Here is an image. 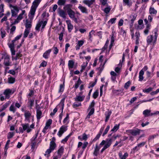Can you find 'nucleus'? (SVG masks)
<instances>
[{"label":"nucleus","mask_w":159,"mask_h":159,"mask_svg":"<svg viewBox=\"0 0 159 159\" xmlns=\"http://www.w3.org/2000/svg\"><path fill=\"white\" fill-rule=\"evenodd\" d=\"M11 102L8 101L3 105L0 109V112L4 110L10 104Z\"/></svg>","instance_id":"obj_23"},{"label":"nucleus","mask_w":159,"mask_h":159,"mask_svg":"<svg viewBox=\"0 0 159 159\" xmlns=\"http://www.w3.org/2000/svg\"><path fill=\"white\" fill-rule=\"evenodd\" d=\"M47 24V20H39L37 23L36 27L35 30L37 31H39L41 27V30L42 31L43 29L44 28Z\"/></svg>","instance_id":"obj_5"},{"label":"nucleus","mask_w":159,"mask_h":159,"mask_svg":"<svg viewBox=\"0 0 159 159\" xmlns=\"http://www.w3.org/2000/svg\"><path fill=\"white\" fill-rule=\"evenodd\" d=\"M131 84V82L130 81H129L127 82L124 85V87L126 89H128V87Z\"/></svg>","instance_id":"obj_55"},{"label":"nucleus","mask_w":159,"mask_h":159,"mask_svg":"<svg viewBox=\"0 0 159 159\" xmlns=\"http://www.w3.org/2000/svg\"><path fill=\"white\" fill-rule=\"evenodd\" d=\"M149 13L151 15H156L157 13V11L153 7H151L149 8Z\"/></svg>","instance_id":"obj_26"},{"label":"nucleus","mask_w":159,"mask_h":159,"mask_svg":"<svg viewBox=\"0 0 159 159\" xmlns=\"http://www.w3.org/2000/svg\"><path fill=\"white\" fill-rule=\"evenodd\" d=\"M69 119V115L68 114H67L66 118L64 119L63 122L64 124L68 123V120Z\"/></svg>","instance_id":"obj_50"},{"label":"nucleus","mask_w":159,"mask_h":159,"mask_svg":"<svg viewBox=\"0 0 159 159\" xmlns=\"http://www.w3.org/2000/svg\"><path fill=\"white\" fill-rule=\"evenodd\" d=\"M81 83L82 81L80 80V79L79 78L78 81L75 83V85H74L73 87L75 88V89H77Z\"/></svg>","instance_id":"obj_29"},{"label":"nucleus","mask_w":159,"mask_h":159,"mask_svg":"<svg viewBox=\"0 0 159 159\" xmlns=\"http://www.w3.org/2000/svg\"><path fill=\"white\" fill-rule=\"evenodd\" d=\"M2 59H4V65L6 66H10V56L7 54H3Z\"/></svg>","instance_id":"obj_7"},{"label":"nucleus","mask_w":159,"mask_h":159,"mask_svg":"<svg viewBox=\"0 0 159 159\" xmlns=\"http://www.w3.org/2000/svg\"><path fill=\"white\" fill-rule=\"evenodd\" d=\"M112 140L111 139H107L106 140H103L100 143V145L102 146L105 144L103 148L101 150V152L102 153L106 149L109 148L112 144Z\"/></svg>","instance_id":"obj_3"},{"label":"nucleus","mask_w":159,"mask_h":159,"mask_svg":"<svg viewBox=\"0 0 159 159\" xmlns=\"http://www.w3.org/2000/svg\"><path fill=\"white\" fill-rule=\"evenodd\" d=\"M119 124L116 125L112 129H111V131L113 132H116L119 129Z\"/></svg>","instance_id":"obj_42"},{"label":"nucleus","mask_w":159,"mask_h":159,"mask_svg":"<svg viewBox=\"0 0 159 159\" xmlns=\"http://www.w3.org/2000/svg\"><path fill=\"white\" fill-rule=\"evenodd\" d=\"M85 98V96L84 95L82 96L78 95L75 98V100L76 101L82 102L83 101Z\"/></svg>","instance_id":"obj_24"},{"label":"nucleus","mask_w":159,"mask_h":159,"mask_svg":"<svg viewBox=\"0 0 159 159\" xmlns=\"http://www.w3.org/2000/svg\"><path fill=\"white\" fill-rule=\"evenodd\" d=\"M151 26V25H146V28L144 31V33L145 35H147L148 34L149 31L150 29Z\"/></svg>","instance_id":"obj_30"},{"label":"nucleus","mask_w":159,"mask_h":159,"mask_svg":"<svg viewBox=\"0 0 159 159\" xmlns=\"http://www.w3.org/2000/svg\"><path fill=\"white\" fill-rule=\"evenodd\" d=\"M30 29L25 28L24 33V38H26L27 37L30 32Z\"/></svg>","instance_id":"obj_36"},{"label":"nucleus","mask_w":159,"mask_h":159,"mask_svg":"<svg viewBox=\"0 0 159 159\" xmlns=\"http://www.w3.org/2000/svg\"><path fill=\"white\" fill-rule=\"evenodd\" d=\"M66 2V0H58L57 3L58 5H64Z\"/></svg>","instance_id":"obj_40"},{"label":"nucleus","mask_w":159,"mask_h":159,"mask_svg":"<svg viewBox=\"0 0 159 159\" xmlns=\"http://www.w3.org/2000/svg\"><path fill=\"white\" fill-rule=\"evenodd\" d=\"M157 31V29L155 28L152 31V32H153L154 34V36H153L152 35H151L147 37V44L149 45L152 43L153 45H154L156 44L158 36Z\"/></svg>","instance_id":"obj_1"},{"label":"nucleus","mask_w":159,"mask_h":159,"mask_svg":"<svg viewBox=\"0 0 159 159\" xmlns=\"http://www.w3.org/2000/svg\"><path fill=\"white\" fill-rule=\"evenodd\" d=\"M144 74V72L143 70H141L139 74V81H142L143 79V75Z\"/></svg>","instance_id":"obj_28"},{"label":"nucleus","mask_w":159,"mask_h":159,"mask_svg":"<svg viewBox=\"0 0 159 159\" xmlns=\"http://www.w3.org/2000/svg\"><path fill=\"white\" fill-rule=\"evenodd\" d=\"M34 91L32 90H30V93L27 95V97L28 98H30L31 96L34 95Z\"/></svg>","instance_id":"obj_61"},{"label":"nucleus","mask_w":159,"mask_h":159,"mask_svg":"<svg viewBox=\"0 0 159 159\" xmlns=\"http://www.w3.org/2000/svg\"><path fill=\"white\" fill-rule=\"evenodd\" d=\"M151 111L150 110L146 109L143 111V114L145 117L152 116V113H151Z\"/></svg>","instance_id":"obj_21"},{"label":"nucleus","mask_w":159,"mask_h":159,"mask_svg":"<svg viewBox=\"0 0 159 159\" xmlns=\"http://www.w3.org/2000/svg\"><path fill=\"white\" fill-rule=\"evenodd\" d=\"M22 126L24 131L26 130L27 133H29L31 131V129L30 128L29 125L28 124H23Z\"/></svg>","instance_id":"obj_22"},{"label":"nucleus","mask_w":159,"mask_h":159,"mask_svg":"<svg viewBox=\"0 0 159 159\" xmlns=\"http://www.w3.org/2000/svg\"><path fill=\"white\" fill-rule=\"evenodd\" d=\"M25 116V121L30 122V118L32 117L31 112L28 110H25L24 114Z\"/></svg>","instance_id":"obj_11"},{"label":"nucleus","mask_w":159,"mask_h":159,"mask_svg":"<svg viewBox=\"0 0 159 159\" xmlns=\"http://www.w3.org/2000/svg\"><path fill=\"white\" fill-rule=\"evenodd\" d=\"M78 8L82 13L86 14L88 13V10L86 7L79 4Z\"/></svg>","instance_id":"obj_16"},{"label":"nucleus","mask_w":159,"mask_h":159,"mask_svg":"<svg viewBox=\"0 0 159 159\" xmlns=\"http://www.w3.org/2000/svg\"><path fill=\"white\" fill-rule=\"evenodd\" d=\"M111 114V111H107V114H106V119L105 120L106 122H107L108 121Z\"/></svg>","instance_id":"obj_33"},{"label":"nucleus","mask_w":159,"mask_h":159,"mask_svg":"<svg viewBox=\"0 0 159 159\" xmlns=\"http://www.w3.org/2000/svg\"><path fill=\"white\" fill-rule=\"evenodd\" d=\"M159 92V88L157 89L156 91H153L150 93V94L151 95H154L157 94Z\"/></svg>","instance_id":"obj_64"},{"label":"nucleus","mask_w":159,"mask_h":159,"mask_svg":"<svg viewBox=\"0 0 159 159\" xmlns=\"http://www.w3.org/2000/svg\"><path fill=\"white\" fill-rule=\"evenodd\" d=\"M38 134H36L31 139V148L32 149H34L36 143V139L38 136Z\"/></svg>","instance_id":"obj_12"},{"label":"nucleus","mask_w":159,"mask_h":159,"mask_svg":"<svg viewBox=\"0 0 159 159\" xmlns=\"http://www.w3.org/2000/svg\"><path fill=\"white\" fill-rule=\"evenodd\" d=\"M59 14L61 17L64 18H66V14L64 11L62 10H60L59 12Z\"/></svg>","instance_id":"obj_32"},{"label":"nucleus","mask_w":159,"mask_h":159,"mask_svg":"<svg viewBox=\"0 0 159 159\" xmlns=\"http://www.w3.org/2000/svg\"><path fill=\"white\" fill-rule=\"evenodd\" d=\"M29 18L30 19V20H29L28 19H26V20L25 27L26 28L30 29V28H31L32 26V20L33 19H31L30 18L29 16Z\"/></svg>","instance_id":"obj_15"},{"label":"nucleus","mask_w":159,"mask_h":159,"mask_svg":"<svg viewBox=\"0 0 159 159\" xmlns=\"http://www.w3.org/2000/svg\"><path fill=\"white\" fill-rule=\"evenodd\" d=\"M74 65V62L72 60H69L68 61V66L69 68H72Z\"/></svg>","instance_id":"obj_35"},{"label":"nucleus","mask_w":159,"mask_h":159,"mask_svg":"<svg viewBox=\"0 0 159 159\" xmlns=\"http://www.w3.org/2000/svg\"><path fill=\"white\" fill-rule=\"evenodd\" d=\"M118 67H116L115 70V71L117 73L120 74V68L122 66V63L121 61H120L119 63L118 64Z\"/></svg>","instance_id":"obj_27"},{"label":"nucleus","mask_w":159,"mask_h":159,"mask_svg":"<svg viewBox=\"0 0 159 159\" xmlns=\"http://www.w3.org/2000/svg\"><path fill=\"white\" fill-rule=\"evenodd\" d=\"M88 64V62L86 61L85 63H84L83 65L81 66V69L80 70L81 72H83L84 70L85 69Z\"/></svg>","instance_id":"obj_44"},{"label":"nucleus","mask_w":159,"mask_h":159,"mask_svg":"<svg viewBox=\"0 0 159 159\" xmlns=\"http://www.w3.org/2000/svg\"><path fill=\"white\" fill-rule=\"evenodd\" d=\"M111 9V8L110 6H108L105 8L103 10L104 11L106 14L108 13L110 11Z\"/></svg>","instance_id":"obj_49"},{"label":"nucleus","mask_w":159,"mask_h":159,"mask_svg":"<svg viewBox=\"0 0 159 159\" xmlns=\"http://www.w3.org/2000/svg\"><path fill=\"white\" fill-rule=\"evenodd\" d=\"M51 52V49H49L48 50L46 51L43 55V57L46 58L47 59L48 58L49 56L50 53Z\"/></svg>","instance_id":"obj_25"},{"label":"nucleus","mask_w":159,"mask_h":159,"mask_svg":"<svg viewBox=\"0 0 159 159\" xmlns=\"http://www.w3.org/2000/svg\"><path fill=\"white\" fill-rule=\"evenodd\" d=\"M95 0H84L83 1V3L85 5H87L89 7L93 4L95 2Z\"/></svg>","instance_id":"obj_20"},{"label":"nucleus","mask_w":159,"mask_h":159,"mask_svg":"<svg viewBox=\"0 0 159 159\" xmlns=\"http://www.w3.org/2000/svg\"><path fill=\"white\" fill-rule=\"evenodd\" d=\"M67 130V127L64 125L62 126L57 133V135L61 137L62 134Z\"/></svg>","instance_id":"obj_13"},{"label":"nucleus","mask_w":159,"mask_h":159,"mask_svg":"<svg viewBox=\"0 0 159 159\" xmlns=\"http://www.w3.org/2000/svg\"><path fill=\"white\" fill-rule=\"evenodd\" d=\"M110 128V126L109 125H108L107 126L104 132L102 134V136H104L105 134H106L107 133L109 129Z\"/></svg>","instance_id":"obj_58"},{"label":"nucleus","mask_w":159,"mask_h":159,"mask_svg":"<svg viewBox=\"0 0 159 159\" xmlns=\"http://www.w3.org/2000/svg\"><path fill=\"white\" fill-rule=\"evenodd\" d=\"M95 105V102L94 100L89 105L88 109H89L91 108H94V107Z\"/></svg>","instance_id":"obj_60"},{"label":"nucleus","mask_w":159,"mask_h":159,"mask_svg":"<svg viewBox=\"0 0 159 159\" xmlns=\"http://www.w3.org/2000/svg\"><path fill=\"white\" fill-rule=\"evenodd\" d=\"M153 89V88L151 87H149V88L146 89H143V91L144 93H148L150 92Z\"/></svg>","instance_id":"obj_45"},{"label":"nucleus","mask_w":159,"mask_h":159,"mask_svg":"<svg viewBox=\"0 0 159 159\" xmlns=\"http://www.w3.org/2000/svg\"><path fill=\"white\" fill-rule=\"evenodd\" d=\"M94 33L95 31H94L93 30H92L89 33V39L91 41H92V35L94 34Z\"/></svg>","instance_id":"obj_41"},{"label":"nucleus","mask_w":159,"mask_h":159,"mask_svg":"<svg viewBox=\"0 0 159 159\" xmlns=\"http://www.w3.org/2000/svg\"><path fill=\"white\" fill-rule=\"evenodd\" d=\"M1 33L2 38L4 37L6 35V32L3 29L1 28Z\"/></svg>","instance_id":"obj_53"},{"label":"nucleus","mask_w":159,"mask_h":159,"mask_svg":"<svg viewBox=\"0 0 159 159\" xmlns=\"http://www.w3.org/2000/svg\"><path fill=\"white\" fill-rule=\"evenodd\" d=\"M135 44L138 45L140 41V33L139 31L138 30L136 31L135 33Z\"/></svg>","instance_id":"obj_18"},{"label":"nucleus","mask_w":159,"mask_h":159,"mask_svg":"<svg viewBox=\"0 0 159 159\" xmlns=\"http://www.w3.org/2000/svg\"><path fill=\"white\" fill-rule=\"evenodd\" d=\"M146 74L147 78H151L152 77L153 75V74H151L150 72L148 71H147L146 72Z\"/></svg>","instance_id":"obj_47"},{"label":"nucleus","mask_w":159,"mask_h":159,"mask_svg":"<svg viewBox=\"0 0 159 159\" xmlns=\"http://www.w3.org/2000/svg\"><path fill=\"white\" fill-rule=\"evenodd\" d=\"M84 43V41L83 40H78L76 43V45L75 47V49L78 50L80 49V47L82 46Z\"/></svg>","instance_id":"obj_19"},{"label":"nucleus","mask_w":159,"mask_h":159,"mask_svg":"<svg viewBox=\"0 0 159 159\" xmlns=\"http://www.w3.org/2000/svg\"><path fill=\"white\" fill-rule=\"evenodd\" d=\"M34 103V100L31 99H29V101L28 102V105L30 107V109L32 108V107L33 106Z\"/></svg>","instance_id":"obj_46"},{"label":"nucleus","mask_w":159,"mask_h":159,"mask_svg":"<svg viewBox=\"0 0 159 159\" xmlns=\"http://www.w3.org/2000/svg\"><path fill=\"white\" fill-rule=\"evenodd\" d=\"M36 117L37 120L39 121V120L42 116V113L40 110V108L39 107L38 108H36Z\"/></svg>","instance_id":"obj_14"},{"label":"nucleus","mask_w":159,"mask_h":159,"mask_svg":"<svg viewBox=\"0 0 159 159\" xmlns=\"http://www.w3.org/2000/svg\"><path fill=\"white\" fill-rule=\"evenodd\" d=\"M115 32H112L111 34V43H114L115 41V36L114 35Z\"/></svg>","instance_id":"obj_51"},{"label":"nucleus","mask_w":159,"mask_h":159,"mask_svg":"<svg viewBox=\"0 0 159 159\" xmlns=\"http://www.w3.org/2000/svg\"><path fill=\"white\" fill-rule=\"evenodd\" d=\"M66 23L67 25V28L69 32H70L73 29V26L71 23L70 20H66Z\"/></svg>","instance_id":"obj_17"},{"label":"nucleus","mask_w":159,"mask_h":159,"mask_svg":"<svg viewBox=\"0 0 159 159\" xmlns=\"http://www.w3.org/2000/svg\"><path fill=\"white\" fill-rule=\"evenodd\" d=\"M9 111L12 112L13 113H14L16 111V109L14 106V104H12L9 107Z\"/></svg>","instance_id":"obj_34"},{"label":"nucleus","mask_w":159,"mask_h":159,"mask_svg":"<svg viewBox=\"0 0 159 159\" xmlns=\"http://www.w3.org/2000/svg\"><path fill=\"white\" fill-rule=\"evenodd\" d=\"M52 151L50 148L48 149L45 152V153L44 154V156H46L47 157H49V154Z\"/></svg>","instance_id":"obj_38"},{"label":"nucleus","mask_w":159,"mask_h":159,"mask_svg":"<svg viewBox=\"0 0 159 159\" xmlns=\"http://www.w3.org/2000/svg\"><path fill=\"white\" fill-rule=\"evenodd\" d=\"M64 148L61 147L58 150V154L61 156L63 153Z\"/></svg>","instance_id":"obj_52"},{"label":"nucleus","mask_w":159,"mask_h":159,"mask_svg":"<svg viewBox=\"0 0 159 159\" xmlns=\"http://www.w3.org/2000/svg\"><path fill=\"white\" fill-rule=\"evenodd\" d=\"M71 135V134L70 133V134L68 135H67V136H66L64 139H63L62 140V142H66L68 140V139L69 138V137Z\"/></svg>","instance_id":"obj_56"},{"label":"nucleus","mask_w":159,"mask_h":159,"mask_svg":"<svg viewBox=\"0 0 159 159\" xmlns=\"http://www.w3.org/2000/svg\"><path fill=\"white\" fill-rule=\"evenodd\" d=\"M50 145L49 148L52 151L55 149L56 146V144L54 141H51Z\"/></svg>","instance_id":"obj_31"},{"label":"nucleus","mask_w":159,"mask_h":159,"mask_svg":"<svg viewBox=\"0 0 159 159\" xmlns=\"http://www.w3.org/2000/svg\"><path fill=\"white\" fill-rule=\"evenodd\" d=\"M15 78L13 77H10L8 78V83L10 84H13L15 81Z\"/></svg>","instance_id":"obj_48"},{"label":"nucleus","mask_w":159,"mask_h":159,"mask_svg":"<svg viewBox=\"0 0 159 159\" xmlns=\"http://www.w3.org/2000/svg\"><path fill=\"white\" fill-rule=\"evenodd\" d=\"M14 135V133L13 132H9L7 135V138L8 139H10L12 138Z\"/></svg>","instance_id":"obj_39"},{"label":"nucleus","mask_w":159,"mask_h":159,"mask_svg":"<svg viewBox=\"0 0 159 159\" xmlns=\"http://www.w3.org/2000/svg\"><path fill=\"white\" fill-rule=\"evenodd\" d=\"M9 7L11 10L12 16H16L19 11V10L17 7L16 6H13L11 4L9 5Z\"/></svg>","instance_id":"obj_9"},{"label":"nucleus","mask_w":159,"mask_h":159,"mask_svg":"<svg viewBox=\"0 0 159 159\" xmlns=\"http://www.w3.org/2000/svg\"><path fill=\"white\" fill-rule=\"evenodd\" d=\"M116 19V18H111L108 21V23H111V24H113L115 23Z\"/></svg>","instance_id":"obj_63"},{"label":"nucleus","mask_w":159,"mask_h":159,"mask_svg":"<svg viewBox=\"0 0 159 159\" xmlns=\"http://www.w3.org/2000/svg\"><path fill=\"white\" fill-rule=\"evenodd\" d=\"M65 100V98H63L61 100L59 104L57 106V107L60 108V110L61 111V113L59 115V122H61V120L62 118V112L63 111V109H64V102Z\"/></svg>","instance_id":"obj_6"},{"label":"nucleus","mask_w":159,"mask_h":159,"mask_svg":"<svg viewBox=\"0 0 159 159\" xmlns=\"http://www.w3.org/2000/svg\"><path fill=\"white\" fill-rule=\"evenodd\" d=\"M64 85L62 84L60 85V88L58 92L59 93L62 92H63L64 90Z\"/></svg>","instance_id":"obj_57"},{"label":"nucleus","mask_w":159,"mask_h":159,"mask_svg":"<svg viewBox=\"0 0 159 159\" xmlns=\"http://www.w3.org/2000/svg\"><path fill=\"white\" fill-rule=\"evenodd\" d=\"M66 10L69 17L75 23H78V20L79 19L78 16L77 17L75 16V12L70 8H67Z\"/></svg>","instance_id":"obj_4"},{"label":"nucleus","mask_w":159,"mask_h":159,"mask_svg":"<svg viewBox=\"0 0 159 159\" xmlns=\"http://www.w3.org/2000/svg\"><path fill=\"white\" fill-rule=\"evenodd\" d=\"M41 0H34L33 2L28 15V16L31 19H33L36 9L41 2Z\"/></svg>","instance_id":"obj_2"},{"label":"nucleus","mask_w":159,"mask_h":159,"mask_svg":"<svg viewBox=\"0 0 159 159\" xmlns=\"http://www.w3.org/2000/svg\"><path fill=\"white\" fill-rule=\"evenodd\" d=\"M98 91L97 90H96L93 93V97L94 99L96 98L98 95Z\"/></svg>","instance_id":"obj_54"},{"label":"nucleus","mask_w":159,"mask_h":159,"mask_svg":"<svg viewBox=\"0 0 159 159\" xmlns=\"http://www.w3.org/2000/svg\"><path fill=\"white\" fill-rule=\"evenodd\" d=\"M137 15L135 14H132L130 16V18L131 19L130 20L132 22L134 23V21L135 20Z\"/></svg>","instance_id":"obj_37"},{"label":"nucleus","mask_w":159,"mask_h":159,"mask_svg":"<svg viewBox=\"0 0 159 159\" xmlns=\"http://www.w3.org/2000/svg\"><path fill=\"white\" fill-rule=\"evenodd\" d=\"M123 2L125 5H127L129 6H131V4L130 3L129 0H123Z\"/></svg>","instance_id":"obj_59"},{"label":"nucleus","mask_w":159,"mask_h":159,"mask_svg":"<svg viewBox=\"0 0 159 159\" xmlns=\"http://www.w3.org/2000/svg\"><path fill=\"white\" fill-rule=\"evenodd\" d=\"M25 10H23L22 11V13L20 14L17 17L18 19L19 20H21L23 18V16L25 13Z\"/></svg>","instance_id":"obj_43"},{"label":"nucleus","mask_w":159,"mask_h":159,"mask_svg":"<svg viewBox=\"0 0 159 159\" xmlns=\"http://www.w3.org/2000/svg\"><path fill=\"white\" fill-rule=\"evenodd\" d=\"M141 130L136 129H129L126 130V132L134 136L139 135L140 133Z\"/></svg>","instance_id":"obj_10"},{"label":"nucleus","mask_w":159,"mask_h":159,"mask_svg":"<svg viewBox=\"0 0 159 159\" xmlns=\"http://www.w3.org/2000/svg\"><path fill=\"white\" fill-rule=\"evenodd\" d=\"M15 91V90L13 89H7L4 90L3 94L5 96V98L8 99L10 98L11 95Z\"/></svg>","instance_id":"obj_8"},{"label":"nucleus","mask_w":159,"mask_h":159,"mask_svg":"<svg viewBox=\"0 0 159 159\" xmlns=\"http://www.w3.org/2000/svg\"><path fill=\"white\" fill-rule=\"evenodd\" d=\"M52 120L51 119H49L46 122V125L49 126L52 124Z\"/></svg>","instance_id":"obj_62"}]
</instances>
